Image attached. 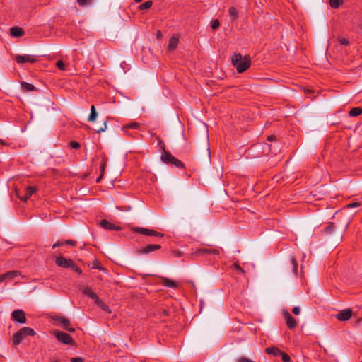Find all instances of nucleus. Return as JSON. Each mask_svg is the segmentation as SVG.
Here are the masks:
<instances>
[{"label": "nucleus", "instance_id": "49", "mask_svg": "<svg viewBox=\"0 0 362 362\" xmlns=\"http://www.w3.org/2000/svg\"><path fill=\"white\" fill-rule=\"evenodd\" d=\"M292 313L294 314V315H299L300 313V307L298 306H296L293 308L292 310Z\"/></svg>", "mask_w": 362, "mask_h": 362}, {"label": "nucleus", "instance_id": "5", "mask_svg": "<svg viewBox=\"0 0 362 362\" xmlns=\"http://www.w3.org/2000/svg\"><path fill=\"white\" fill-rule=\"evenodd\" d=\"M35 191L36 188L35 187L29 186L24 189L23 194H22L21 192L18 193V198L21 201L27 202L30 198L32 194L35 192Z\"/></svg>", "mask_w": 362, "mask_h": 362}, {"label": "nucleus", "instance_id": "2", "mask_svg": "<svg viewBox=\"0 0 362 362\" xmlns=\"http://www.w3.org/2000/svg\"><path fill=\"white\" fill-rule=\"evenodd\" d=\"M35 332L33 329L28 327H24L20 329L17 332H16L12 337V343L13 346H17L19 345L22 341L27 336H34L35 334Z\"/></svg>", "mask_w": 362, "mask_h": 362}, {"label": "nucleus", "instance_id": "22", "mask_svg": "<svg viewBox=\"0 0 362 362\" xmlns=\"http://www.w3.org/2000/svg\"><path fill=\"white\" fill-rule=\"evenodd\" d=\"M83 293L91 299L95 300V301H96V300L98 298V296L89 288H85L83 291Z\"/></svg>", "mask_w": 362, "mask_h": 362}, {"label": "nucleus", "instance_id": "12", "mask_svg": "<svg viewBox=\"0 0 362 362\" xmlns=\"http://www.w3.org/2000/svg\"><path fill=\"white\" fill-rule=\"evenodd\" d=\"M352 315V310L351 309H345L341 310L336 315V318L340 321L348 320Z\"/></svg>", "mask_w": 362, "mask_h": 362}, {"label": "nucleus", "instance_id": "33", "mask_svg": "<svg viewBox=\"0 0 362 362\" xmlns=\"http://www.w3.org/2000/svg\"><path fill=\"white\" fill-rule=\"evenodd\" d=\"M334 224L333 223H329V225L325 228V231L327 234H330L334 231Z\"/></svg>", "mask_w": 362, "mask_h": 362}, {"label": "nucleus", "instance_id": "34", "mask_svg": "<svg viewBox=\"0 0 362 362\" xmlns=\"http://www.w3.org/2000/svg\"><path fill=\"white\" fill-rule=\"evenodd\" d=\"M56 66L62 71H64L66 69V65L62 60H58L56 62Z\"/></svg>", "mask_w": 362, "mask_h": 362}, {"label": "nucleus", "instance_id": "56", "mask_svg": "<svg viewBox=\"0 0 362 362\" xmlns=\"http://www.w3.org/2000/svg\"><path fill=\"white\" fill-rule=\"evenodd\" d=\"M160 35H161V33H160V32H159V33L157 34V37H160Z\"/></svg>", "mask_w": 362, "mask_h": 362}, {"label": "nucleus", "instance_id": "47", "mask_svg": "<svg viewBox=\"0 0 362 362\" xmlns=\"http://www.w3.org/2000/svg\"><path fill=\"white\" fill-rule=\"evenodd\" d=\"M151 236L163 237V234L151 229Z\"/></svg>", "mask_w": 362, "mask_h": 362}, {"label": "nucleus", "instance_id": "3", "mask_svg": "<svg viewBox=\"0 0 362 362\" xmlns=\"http://www.w3.org/2000/svg\"><path fill=\"white\" fill-rule=\"evenodd\" d=\"M53 334L56 339L61 343H63L64 344L68 345H74V341L73 340L72 337L70 334L60 332V331H54Z\"/></svg>", "mask_w": 362, "mask_h": 362}, {"label": "nucleus", "instance_id": "45", "mask_svg": "<svg viewBox=\"0 0 362 362\" xmlns=\"http://www.w3.org/2000/svg\"><path fill=\"white\" fill-rule=\"evenodd\" d=\"M65 245L64 243V241H57L53 245H52V248L54 249L57 247H60V246H62Z\"/></svg>", "mask_w": 362, "mask_h": 362}, {"label": "nucleus", "instance_id": "35", "mask_svg": "<svg viewBox=\"0 0 362 362\" xmlns=\"http://www.w3.org/2000/svg\"><path fill=\"white\" fill-rule=\"evenodd\" d=\"M236 362H255V361L246 357V356H240L236 359Z\"/></svg>", "mask_w": 362, "mask_h": 362}, {"label": "nucleus", "instance_id": "10", "mask_svg": "<svg viewBox=\"0 0 362 362\" xmlns=\"http://www.w3.org/2000/svg\"><path fill=\"white\" fill-rule=\"evenodd\" d=\"M284 317L286 320V325L290 329L296 327L297 321L288 312L284 311Z\"/></svg>", "mask_w": 362, "mask_h": 362}, {"label": "nucleus", "instance_id": "23", "mask_svg": "<svg viewBox=\"0 0 362 362\" xmlns=\"http://www.w3.org/2000/svg\"><path fill=\"white\" fill-rule=\"evenodd\" d=\"M140 126H141V124L139 123L133 122H130V123L126 124L125 126H124L123 130L125 132H127L129 129H139Z\"/></svg>", "mask_w": 362, "mask_h": 362}, {"label": "nucleus", "instance_id": "19", "mask_svg": "<svg viewBox=\"0 0 362 362\" xmlns=\"http://www.w3.org/2000/svg\"><path fill=\"white\" fill-rule=\"evenodd\" d=\"M21 85L22 90L24 92H30V91H34L36 90V88L35 86H33L31 83H28L27 82H21Z\"/></svg>", "mask_w": 362, "mask_h": 362}, {"label": "nucleus", "instance_id": "57", "mask_svg": "<svg viewBox=\"0 0 362 362\" xmlns=\"http://www.w3.org/2000/svg\"><path fill=\"white\" fill-rule=\"evenodd\" d=\"M54 362H59V361H54Z\"/></svg>", "mask_w": 362, "mask_h": 362}, {"label": "nucleus", "instance_id": "51", "mask_svg": "<svg viewBox=\"0 0 362 362\" xmlns=\"http://www.w3.org/2000/svg\"><path fill=\"white\" fill-rule=\"evenodd\" d=\"M106 128H107V123H106V122H105L103 123V127H100V129H98L97 130V132H98V133H100V132H104V131L106 129Z\"/></svg>", "mask_w": 362, "mask_h": 362}, {"label": "nucleus", "instance_id": "13", "mask_svg": "<svg viewBox=\"0 0 362 362\" xmlns=\"http://www.w3.org/2000/svg\"><path fill=\"white\" fill-rule=\"evenodd\" d=\"M21 272L18 271H10L5 274L0 275V282H3L6 280H11L15 277L19 276Z\"/></svg>", "mask_w": 362, "mask_h": 362}, {"label": "nucleus", "instance_id": "46", "mask_svg": "<svg viewBox=\"0 0 362 362\" xmlns=\"http://www.w3.org/2000/svg\"><path fill=\"white\" fill-rule=\"evenodd\" d=\"M70 361L71 362H83L84 359L81 357H75V358H71Z\"/></svg>", "mask_w": 362, "mask_h": 362}, {"label": "nucleus", "instance_id": "44", "mask_svg": "<svg viewBox=\"0 0 362 362\" xmlns=\"http://www.w3.org/2000/svg\"><path fill=\"white\" fill-rule=\"evenodd\" d=\"M359 206H361V204L359 202H353V203L347 204L346 208L351 209V208L358 207Z\"/></svg>", "mask_w": 362, "mask_h": 362}, {"label": "nucleus", "instance_id": "7", "mask_svg": "<svg viewBox=\"0 0 362 362\" xmlns=\"http://www.w3.org/2000/svg\"><path fill=\"white\" fill-rule=\"evenodd\" d=\"M74 262L71 259H67L64 256H59L56 258L55 263L57 266L63 268H71Z\"/></svg>", "mask_w": 362, "mask_h": 362}, {"label": "nucleus", "instance_id": "36", "mask_svg": "<svg viewBox=\"0 0 362 362\" xmlns=\"http://www.w3.org/2000/svg\"><path fill=\"white\" fill-rule=\"evenodd\" d=\"M283 362H291V357L286 353L282 351V354L280 356Z\"/></svg>", "mask_w": 362, "mask_h": 362}, {"label": "nucleus", "instance_id": "28", "mask_svg": "<svg viewBox=\"0 0 362 362\" xmlns=\"http://www.w3.org/2000/svg\"><path fill=\"white\" fill-rule=\"evenodd\" d=\"M291 262V268L295 276L297 275L298 271V263L294 257H291L290 259Z\"/></svg>", "mask_w": 362, "mask_h": 362}, {"label": "nucleus", "instance_id": "32", "mask_svg": "<svg viewBox=\"0 0 362 362\" xmlns=\"http://www.w3.org/2000/svg\"><path fill=\"white\" fill-rule=\"evenodd\" d=\"M341 3V0H329L330 6L334 8H338Z\"/></svg>", "mask_w": 362, "mask_h": 362}, {"label": "nucleus", "instance_id": "11", "mask_svg": "<svg viewBox=\"0 0 362 362\" xmlns=\"http://www.w3.org/2000/svg\"><path fill=\"white\" fill-rule=\"evenodd\" d=\"M161 248V246L160 245H158V244H149V245H147L146 246L144 247L143 248L137 251V253L139 255H141V254H148L149 252H151L154 250H159Z\"/></svg>", "mask_w": 362, "mask_h": 362}, {"label": "nucleus", "instance_id": "48", "mask_svg": "<svg viewBox=\"0 0 362 362\" xmlns=\"http://www.w3.org/2000/svg\"><path fill=\"white\" fill-rule=\"evenodd\" d=\"M65 244L69 245L72 247H75L76 245V242L72 240H67L64 241Z\"/></svg>", "mask_w": 362, "mask_h": 362}, {"label": "nucleus", "instance_id": "21", "mask_svg": "<svg viewBox=\"0 0 362 362\" xmlns=\"http://www.w3.org/2000/svg\"><path fill=\"white\" fill-rule=\"evenodd\" d=\"M170 164H172L177 168H185L184 163L173 156L171 158V160H170Z\"/></svg>", "mask_w": 362, "mask_h": 362}, {"label": "nucleus", "instance_id": "27", "mask_svg": "<svg viewBox=\"0 0 362 362\" xmlns=\"http://www.w3.org/2000/svg\"><path fill=\"white\" fill-rule=\"evenodd\" d=\"M96 117H97V112H96L95 106L93 105L90 107V113L88 116V120L89 122H94L96 119Z\"/></svg>", "mask_w": 362, "mask_h": 362}, {"label": "nucleus", "instance_id": "40", "mask_svg": "<svg viewBox=\"0 0 362 362\" xmlns=\"http://www.w3.org/2000/svg\"><path fill=\"white\" fill-rule=\"evenodd\" d=\"M69 146L72 148L78 149V148H80L81 144L78 142H77V141H72L70 142Z\"/></svg>", "mask_w": 362, "mask_h": 362}, {"label": "nucleus", "instance_id": "18", "mask_svg": "<svg viewBox=\"0 0 362 362\" xmlns=\"http://www.w3.org/2000/svg\"><path fill=\"white\" fill-rule=\"evenodd\" d=\"M178 42H179L178 37H177L175 36H172L169 40L168 49L170 50H173V49H176V47H177V45H178Z\"/></svg>", "mask_w": 362, "mask_h": 362}, {"label": "nucleus", "instance_id": "50", "mask_svg": "<svg viewBox=\"0 0 362 362\" xmlns=\"http://www.w3.org/2000/svg\"><path fill=\"white\" fill-rule=\"evenodd\" d=\"M339 41L340 44L342 45H347L349 44V41L346 38H340V39H339Z\"/></svg>", "mask_w": 362, "mask_h": 362}, {"label": "nucleus", "instance_id": "52", "mask_svg": "<svg viewBox=\"0 0 362 362\" xmlns=\"http://www.w3.org/2000/svg\"><path fill=\"white\" fill-rule=\"evenodd\" d=\"M276 140V136L274 135H270L267 137V141H273Z\"/></svg>", "mask_w": 362, "mask_h": 362}, {"label": "nucleus", "instance_id": "24", "mask_svg": "<svg viewBox=\"0 0 362 362\" xmlns=\"http://www.w3.org/2000/svg\"><path fill=\"white\" fill-rule=\"evenodd\" d=\"M136 233H141L142 235L151 236V229H148L145 228L138 227L134 229Z\"/></svg>", "mask_w": 362, "mask_h": 362}, {"label": "nucleus", "instance_id": "26", "mask_svg": "<svg viewBox=\"0 0 362 362\" xmlns=\"http://www.w3.org/2000/svg\"><path fill=\"white\" fill-rule=\"evenodd\" d=\"M229 15L232 21H235L239 16L238 11L235 7L232 6L229 8Z\"/></svg>", "mask_w": 362, "mask_h": 362}, {"label": "nucleus", "instance_id": "14", "mask_svg": "<svg viewBox=\"0 0 362 362\" xmlns=\"http://www.w3.org/2000/svg\"><path fill=\"white\" fill-rule=\"evenodd\" d=\"M194 253L197 255H218L220 252H219L218 249L201 248V249L197 250Z\"/></svg>", "mask_w": 362, "mask_h": 362}, {"label": "nucleus", "instance_id": "6", "mask_svg": "<svg viewBox=\"0 0 362 362\" xmlns=\"http://www.w3.org/2000/svg\"><path fill=\"white\" fill-rule=\"evenodd\" d=\"M14 59L18 64H23L26 62L35 63L36 62V58L35 57V56L30 54H17L14 57Z\"/></svg>", "mask_w": 362, "mask_h": 362}, {"label": "nucleus", "instance_id": "37", "mask_svg": "<svg viewBox=\"0 0 362 362\" xmlns=\"http://www.w3.org/2000/svg\"><path fill=\"white\" fill-rule=\"evenodd\" d=\"M211 26L213 30H216L220 26V22L218 19H214L211 23Z\"/></svg>", "mask_w": 362, "mask_h": 362}, {"label": "nucleus", "instance_id": "43", "mask_svg": "<svg viewBox=\"0 0 362 362\" xmlns=\"http://www.w3.org/2000/svg\"><path fill=\"white\" fill-rule=\"evenodd\" d=\"M160 314H161L162 315H164V316H168L170 314V311H169V310H168L166 308H162L160 310Z\"/></svg>", "mask_w": 362, "mask_h": 362}, {"label": "nucleus", "instance_id": "15", "mask_svg": "<svg viewBox=\"0 0 362 362\" xmlns=\"http://www.w3.org/2000/svg\"><path fill=\"white\" fill-rule=\"evenodd\" d=\"M10 34L14 37H21L25 35V31L20 27H12L10 28Z\"/></svg>", "mask_w": 362, "mask_h": 362}, {"label": "nucleus", "instance_id": "9", "mask_svg": "<svg viewBox=\"0 0 362 362\" xmlns=\"http://www.w3.org/2000/svg\"><path fill=\"white\" fill-rule=\"evenodd\" d=\"M100 225L102 228L106 230L119 231L122 230V228L119 226L109 222L107 220L103 219L100 222Z\"/></svg>", "mask_w": 362, "mask_h": 362}, {"label": "nucleus", "instance_id": "54", "mask_svg": "<svg viewBox=\"0 0 362 362\" xmlns=\"http://www.w3.org/2000/svg\"><path fill=\"white\" fill-rule=\"evenodd\" d=\"M0 144L5 145V142L1 139H0Z\"/></svg>", "mask_w": 362, "mask_h": 362}, {"label": "nucleus", "instance_id": "30", "mask_svg": "<svg viewBox=\"0 0 362 362\" xmlns=\"http://www.w3.org/2000/svg\"><path fill=\"white\" fill-rule=\"evenodd\" d=\"M152 5H153V1H146L144 4H141L139 6V9L140 11L147 10V9H149L152 6Z\"/></svg>", "mask_w": 362, "mask_h": 362}, {"label": "nucleus", "instance_id": "25", "mask_svg": "<svg viewBox=\"0 0 362 362\" xmlns=\"http://www.w3.org/2000/svg\"><path fill=\"white\" fill-rule=\"evenodd\" d=\"M95 303L104 311L111 313L110 307L102 301L99 298L96 300Z\"/></svg>", "mask_w": 362, "mask_h": 362}, {"label": "nucleus", "instance_id": "38", "mask_svg": "<svg viewBox=\"0 0 362 362\" xmlns=\"http://www.w3.org/2000/svg\"><path fill=\"white\" fill-rule=\"evenodd\" d=\"M233 267L238 272L239 274H244L245 271L243 268H241L238 264H233Z\"/></svg>", "mask_w": 362, "mask_h": 362}, {"label": "nucleus", "instance_id": "31", "mask_svg": "<svg viewBox=\"0 0 362 362\" xmlns=\"http://www.w3.org/2000/svg\"><path fill=\"white\" fill-rule=\"evenodd\" d=\"M107 162V158L105 156H103V158H102L100 166V173H102V175H104Z\"/></svg>", "mask_w": 362, "mask_h": 362}, {"label": "nucleus", "instance_id": "55", "mask_svg": "<svg viewBox=\"0 0 362 362\" xmlns=\"http://www.w3.org/2000/svg\"><path fill=\"white\" fill-rule=\"evenodd\" d=\"M141 1H142V0H134V1H135V2H136V3H139V2H141Z\"/></svg>", "mask_w": 362, "mask_h": 362}, {"label": "nucleus", "instance_id": "16", "mask_svg": "<svg viewBox=\"0 0 362 362\" xmlns=\"http://www.w3.org/2000/svg\"><path fill=\"white\" fill-rule=\"evenodd\" d=\"M265 352L275 357L280 356L282 354V351L277 347H267L265 349Z\"/></svg>", "mask_w": 362, "mask_h": 362}, {"label": "nucleus", "instance_id": "53", "mask_svg": "<svg viewBox=\"0 0 362 362\" xmlns=\"http://www.w3.org/2000/svg\"><path fill=\"white\" fill-rule=\"evenodd\" d=\"M103 177V175H102V173H100V176L96 179V182H100Z\"/></svg>", "mask_w": 362, "mask_h": 362}, {"label": "nucleus", "instance_id": "29", "mask_svg": "<svg viewBox=\"0 0 362 362\" xmlns=\"http://www.w3.org/2000/svg\"><path fill=\"white\" fill-rule=\"evenodd\" d=\"M362 113V108L361 107H354L349 111L350 117H356L360 115Z\"/></svg>", "mask_w": 362, "mask_h": 362}, {"label": "nucleus", "instance_id": "41", "mask_svg": "<svg viewBox=\"0 0 362 362\" xmlns=\"http://www.w3.org/2000/svg\"><path fill=\"white\" fill-rule=\"evenodd\" d=\"M92 268L98 269L99 270H105V269L100 265V263L98 261H95L93 263Z\"/></svg>", "mask_w": 362, "mask_h": 362}, {"label": "nucleus", "instance_id": "8", "mask_svg": "<svg viewBox=\"0 0 362 362\" xmlns=\"http://www.w3.org/2000/svg\"><path fill=\"white\" fill-rule=\"evenodd\" d=\"M54 320L57 323L60 324L64 329L70 332H74L75 331L74 328L71 327V324L68 319L58 316Z\"/></svg>", "mask_w": 362, "mask_h": 362}, {"label": "nucleus", "instance_id": "17", "mask_svg": "<svg viewBox=\"0 0 362 362\" xmlns=\"http://www.w3.org/2000/svg\"><path fill=\"white\" fill-rule=\"evenodd\" d=\"M172 157H173V155L171 154V153L163 148V151L161 154L162 161L164 162L165 163L169 165L170 160H171Z\"/></svg>", "mask_w": 362, "mask_h": 362}, {"label": "nucleus", "instance_id": "42", "mask_svg": "<svg viewBox=\"0 0 362 362\" xmlns=\"http://www.w3.org/2000/svg\"><path fill=\"white\" fill-rule=\"evenodd\" d=\"M91 0H77L78 4L81 6H84L86 5H88L90 3Z\"/></svg>", "mask_w": 362, "mask_h": 362}, {"label": "nucleus", "instance_id": "20", "mask_svg": "<svg viewBox=\"0 0 362 362\" xmlns=\"http://www.w3.org/2000/svg\"><path fill=\"white\" fill-rule=\"evenodd\" d=\"M162 281L163 285L168 288H175L177 286V282L168 278H163Z\"/></svg>", "mask_w": 362, "mask_h": 362}, {"label": "nucleus", "instance_id": "1", "mask_svg": "<svg viewBox=\"0 0 362 362\" xmlns=\"http://www.w3.org/2000/svg\"><path fill=\"white\" fill-rule=\"evenodd\" d=\"M231 62L238 73H243L250 66L251 58L250 55L243 57L240 53H234L232 55Z\"/></svg>", "mask_w": 362, "mask_h": 362}, {"label": "nucleus", "instance_id": "4", "mask_svg": "<svg viewBox=\"0 0 362 362\" xmlns=\"http://www.w3.org/2000/svg\"><path fill=\"white\" fill-rule=\"evenodd\" d=\"M11 319L19 323L26 322L25 313L23 310H15L11 313Z\"/></svg>", "mask_w": 362, "mask_h": 362}, {"label": "nucleus", "instance_id": "39", "mask_svg": "<svg viewBox=\"0 0 362 362\" xmlns=\"http://www.w3.org/2000/svg\"><path fill=\"white\" fill-rule=\"evenodd\" d=\"M70 269H71L78 274H81L82 273L81 269L74 262L73 263Z\"/></svg>", "mask_w": 362, "mask_h": 362}]
</instances>
